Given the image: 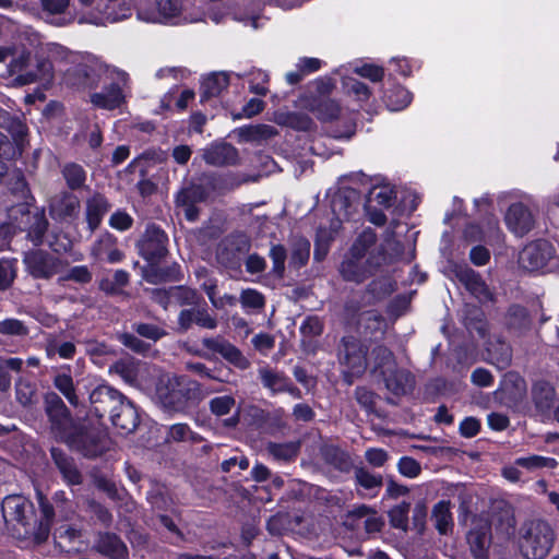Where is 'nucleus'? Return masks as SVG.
<instances>
[{
    "label": "nucleus",
    "instance_id": "864d4df0",
    "mask_svg": "<svg viewBox=\"0 0 559 559\" xmlns=\"http://www.w3.org/2000/svg\"><path fill=\"white\" fill-rule=\"evenodd\" d=\"M385 102L391 110H401L412 102V94L403 86L395 85L385 92Z\"/></svg>",
    "mask_w": 559,
    "mask_h": 559
},
{
    "label": "nucleus",
    "instance_id": "a19ab883",
    "mask_svg": "<svg viewBox=\"0 0 559 559\" xmlns=\"http://www.w3.org/2000/svg\"><path fill=\"white\" fill-rule=\"evenodd\" d=\"M300 441L269 442L265 450L276 461L294 462L300 453Z\"/></svg>",
    "mask_w": 559,
    "mask_h": 559
},
{
    "label": "nucleus",
    "instance_id": "69168bd1",
    "mask_svg": "<svg viewBox=\"0 0 559 559\" xmlns=\"http://www.w3.org/2000/svg\"><path fill=\"white\" fill-rule=\"evenodd\" d=\"M269 255L273 262L272 273L277 278H283L285 275V261L287 259V250L285 246L281 243L272 245Z\"/></svg>",
    "mask_w": 559,
    "mask_h": 559
},
{
    "label": "nucleus",
    "instance_id": "338daca9",
    "mask_svg": "<svg viewBox=\"0 0 559 559\" xmlns=\"http://www.w3.org/2000/svg\"><path fill=\"white\" fill-rule=\"evenodd\" d=\"M386 260L388 254L382 246L377 247L369 252L364 262L366 270L370 272V277L381 271V267L386 264Z\"/></svg>",
    "mask_w": 559,
    "mask_h": 559
},
{
    "label": "nucleus",
    "instance_id": "2f4dec72",
    "mask_svg": "<svg viewBox=\"0 0 559 559\" xmlns=\"http://www.w3.org/2000/svg\"><path fill=\"white\" fill-rule=\"evenodd\" d=\"M369 364L371 366V373L379 377L389 372L397 365L393 352L384 345H377L371 349L368 359Z\"/></svg>",
    "mask_w": 559,
    "mask_h": 559
},
{
    "label": "nucleus",
    "instance_id": "c85d7f7f",
    "mask_svg": "<svg viewBox=\"0 0 559 559\" xmlns=\"http://www.w3.org/2000/svg\"><path fill=\"white\" fill-rule=\"evenodd\" d=\"M66 81L75 87H95L99 83V74L94 66L87 63H79L66 72Z\"/></svg>",
    "mask_w": 559,
    "mask_h": 559
},
{
    "label": "nucleus",
    "instance_id": "8fccbe9b",
    "mask_svg": "<svg viewBox=\"0 0 559 559\" xmlns=\"http://www.w3.org/2000/svg\"><path fill=\"white\" fill-rule=\"evenodd\" d=\"M377 234L372 228H366L354 241L349 253L354 257L365 258L376 248Z\"/></svg>",
    "mask_w": 559,
    "mask_h": 559
},
{
    "label": "nucleus",
    "instance_id": "680f3d73",
    "mask_svg": "<svg viewBox=\"0 0 559 559\" xmlns=\"http://www.w3.org/2000/svg\"><path fill=\"white\" fill-rule=\"evenodd\" d=\"M354 397L368 414L378 415L376 404L379 395L374 391L359 385L355 389Z\"/></svg>",
    "mask_w": 559,
    "mask_h": 559
},
{
    "label": "nucleus",
    "instance_id": "13d9d810",
    "mask_svg": "<svg viewBox=\"0 0 559 559\" xmlns=\"http://www.w3.org/2000/svg\"><path fill=\"white\" fill-rule=\"evenodd\" d=\"M501 390L502 392L510 394L514 400H519L524 395L526 384L524 379L518 373L508 372L504 376Z\"/></svg>",
    "mask_w": 559,
    "mask_h": 559
},
{
    "label": "nucleus",
    "instance_id": "20e7f679",
    "mask_svg": "<svg viewBox=\"0 0 559 559\" xmlns=\"http://www.w3.org/2000/svg\"><path fill=\"white\" fill-rule=\"evenodd\" d=\"M160 407L169 413H187L204 397L202 385L188 376H162L155 389Z\"/></svg>",
    "mask_w": 559,
    "mask_h": 559
},
{
    "label": "nucleus",
    "instance_id": "f8f14e48",
    "mask_svg": "<svg viewBox=\"0 0 559 559\" xmlns=\"http://www.w3.org/2000/svg\"><path fill=\"white\" fill-rule=\"evenodd\" d=\"M31 53L23 51L17 58L11 60L8 71L10 75L17 74L13 79V84L24 86L34 83L38 80H46L50 78L52 64L47 59L38 60L36 70H27L29 67Z\"/></svg>",
    "mask_w": 559,
    "mask_h": 559
},
{
    "label": "nucleus",
    "instance_id": "4c0bfd02",
    "mask_svg": "<svg viewBox=\"0 0 559 559\" xmlns=\"http://www.w3.org/2000/svg\"><path fill=\"white\" fill-rule=\"evenodd\" d=\"M555 396V388L546 380H538L532 386L533 402L540 412H546L551 408Z\"/></svg>",
    "mask_w": 559,
    "mask_h": 559
},
{
    "label": "nucleus",
    "instance_id": "09e8293b",
    "mask_svg": "<svg viewBox=\"0 0 559 559\" xmlns=\"http://www.w3.org/2000/svg\"><path fill=\"white\" fill-rule=\"evenodd\" d=\"M16 401L25 408H31L39 401L35 383L20 379L15 384Z\"/></svg>",
    "mask_w": 559,
    "mask_h": 559
},
{
    "label": "nucleus",
    "instance_id": "cd10ccee",
    "mask_svg": "<svg viewBox=\"0 0 559 559\" xmlns=\"http://www.w3.org/2000/svg\"><path fill=\"white\" fill-rule=\"evenodd\" d=\"M462 313V321L468 333H476L479 338H486L489 324L483 309L473 304H465Z\"/></svg>",
    "mask_w": 559,
    "mask_h": 559
},
{
    "label": "nucleus",
    "instance_id": "f3484780",
    "mask_svg": "<svg viewBox=\"0 0 559 559\" xmlns=\"http://www.w3.org/2000/svg\"><path fill=\"white\" fill-rule=\"evenodd\" d=\"M469 550L475 559H489L492 542L491 524L486 519H476L466 536Z\"/></svg>",
    "mask_w": 559,
    "mask_h": 559
},
{
    "label": "nucleus",
    "instance_id": "ea45409f",
    "mask_svg": "<svg viewBox=\"0 0 559 559\" xmlns=\"http://www.w3.org/2000/svg\"><path fill=\"white\" fill-rule=\"evenodd\" d=\"M450 508L451 502L448 500H441L433 506L432 519L435 527L440 535H448L453 531L454 523Z\"/></svg>",
    "mask_w": 559,
    "mask_h": 559
},
{
    "label": "nucleus",
    "instance_id": "774afa93",
    "mask_svg": "<svg viewBox=\"0 0 559 559\" xmlns=\"http://www.w3.org/2000/svg\"><path fill=\"white\" fill-rule=\"evenodd\" d=\"M332 240H333V238L326 229H323V228L318 229L316 240H314V252H313V259L317 262H321L326 258Z\"/></svg>",
    "mask_w": 559,
    "mask_h": 559
},
{
    "label": "nucleus",
    "instance_id": "0eeeda50",
    "mask_svg": "<svg viewBox=\"0 0 559 559\" xmlns=\"http://www.w3.org/2000/svg\"><path fill=\"white\" fill-rule=\"evenodd\" d=\"M251 247V238L245 231L235 230L217 243L215 261L231 277H237L242 273V264Z\"/></svg>",
    "mask_w": 559,
    "mask_h": 559
},
{
    "label": "nucleus",
    "instance_id": "2eb2a0df",
    "mask_svg": "<svg viewBox=\"0 0 559 559\" xmlns=\"http://www.w3.org/2000/svg\"><path fill=\"white\" fill-rule=\"evenodd\" d=\"M112 82L105 86L100 93L91 95V103L102 109L114 110L124 103L122 90L127 86L129 75L121 70H112L110 72Z\"/></svg>",
    "mask_w": 559,
    "mask_h": 559
},
{
    "label": "nucleus",
    "instance_id": "39448f33",
    "mask_svg": "<svg viewBox=\"0 0 559 559\" xmlns=\"http://www.w3.org/2000/svg\"><path fill=\"white\" fill-rule=\"evenodd\" d=\"M248 179L239 178L234 174L217 176L215 174H203L200 177L185 183L177 192L175 202L177 206L185 209V216L189 222L199 218L200 210L198 203L207 201L210 195L223 187L235 188L247 182Z\"/></svg>",
    "mask_w": 559,
    "mask_h": 559
},
{
    "label": "nucleus",
    "instance_id": "412c9836",
    "mask_svg": "<svg viewBox=\"0 0 559 559\" xmlns=\"http://www.w3.org/2000/svg\"><path fill=\"white\" fill-rule=\"evenodd\" d=\"M361 204V197L358 190L354 188L338 189L331 201V209L338 218L349 219L357 212Z\"/></svg>",
    "mask_w": 559,
    "mask_h": 559
},
{
    "label": "nucleus",
    "instance_id": "a18cd8bd",
    "mask_svg": "<svg viewBox=\"0 0 559 559\" xmlns=\"http://www.w3.org/2000/svg\"><path fill=\"white\" fill-rule=\"evenodd\" d=\"M354 479L357 486L365 490L372 491L378 490L383 485V476L370 472L366 466H353Z\"/></svg>",
    "mask_w": 559,
    "mask_h": 559
},
{
    "label": "nucleus",
    "instance_id": "e2e57ef3",
    "mask_svg": "<svg viewBox=\"0 0 559 559\" xmlns=\"http://www.w3.org/2000/svg\"><path fill=\"white\" fill-rule=\"evenodd\" d=\"M93 280V273L86 265H78L69 269L62 276L58 278L59 283L74 282L80 285L90 284Z\"/></svg>",
    "mask_w": 559,
    "mask_h": 559
},
{
    "label": "nucleus",
    "instance_id": "aec40b11",
    "mask_svg": "<svg viewBox=\"0 0 559 559\" xmlns=\"http://www.w3.org/2000/svg\"><path fill=\"white\" fill-rule=\"evenodd\" d=\"M92 549L108 559H129L126 543L112 532L96 533Z\"/></svg>",
    "mask_w": 559,
    "mask_h": 559
},
{
    "label": "nucleus",
    "instance_id": "f257e3e1",
    "mask_svg": "<svg viewBox=\"0 0 559 559\" xmlns=\"http://www.w3.org/2000/svg\"><path fill=\"white\" fill-rule=\"evenodd\" d=\"M44 411L50 432L71 451L93 460L107 451L108 433L105 427L90 418H74L63 400L53 391L44 395Z\"/></svg>",
    "mask_w": 559,
    "mask_h": 559
},
{
    "label": "nucleus",
    "instance_id": "f704fd0d",
    "mask_svg": "<svg viewBox=\"0 0 559 559\" xmlns=\"http://www.w3.org/2000/svg\"><path fill=\"white\" fill-rule=\"evenodd\" d=\"M229 85V75L225 72H216L205 78L201 84V102L218 97Z\"/></svg>",
    "mask_w": 559,
    "mask_h": 559
},
{
    "label": "nucleus",
    "instance_id": "4468645a",
    "mask_svg": "<svg viewBox=\"0 0 559 559\" xmlns=\"http://www.w3.org/2000/svg\"><path fill=\"white\" fill-rule=\"evenodd\" d=\"M167 242L166 233L155 224H150L138 242L139 253L150 264L160 262L168 254Z\"/></svg>",
    "mask_w": 559,
    "mask_h": 559
},
{
    "label": "nucleus",
    "instance_id": "a878e982",
    "mask_svg": "<svg viewBox=\"0 0 559 559\" xmlns=\"http://www.w3.org/2000/svg\"><path fill=\"white\" fill-rule=\"evenodd\" d=\"M506 223L508 227L520 237L530 233L535 225L531 211L523 203L510 205L506 214Z\"/></svg>",
    "mask_w": 559,
    "mask_h": 559
},
{
    "label": "nucleus",
    "instance_id": "bb28decb",
    "mask_svg": "<svg viewBox=\"0 0 559 559\" xmlns=\"http://www.w3.org/2000/svg\"><path fill=\"white\" fill-rule=\"evenodd\" d=\"M380 378L384 382L386 390L395 396L407 394L414 386L413 374L408 370L399 368L397 366Z\"/></svg>",
    "mask_w": 559,
    "mask_h": 559
},
{
    "label": "nucleus",
    "instance_id": "5fc2aeb1",
    "mask_svg": "<svg viewBox=\"0 0 559 559\" xmlns=\"http://www.w3.org/2000/svg\"><path fill=\"white\" fill-rule=\"evenodd\" d=\"M12 194L26 198L29 194V188L23 171L16 167H11L10 176L3 183Z\"/></svg>",
    "mask_w": 559,
    "mask_h": 559
},
{
    "label": "nucleus",
    "instance_id": "a211bd4d",
    "mask_svg": "<svg viewBox=\"0 0 559 559\" xmlns=\"http://www.w3.org/2000/svg\"><path fill=\"white\" fill-rule=\"evenodd\" d=\"M80 199L71 191H61L49 202V215L57 222H70L78 218L80 213Z\"/></svg>",
    "mask_w": 559,
    "mask_h": 559
},
{
    "label": "nucleus",
    "instance_id": "7c9ffc66",
    "mask_svg": "<svg viewBox=\"0 0 559 559\" xmlns=\"http://www.w3.org/2000/svg\"><path fill=\"white\" fill-rule=\"evenodd\" d=\"M111 209L108 199L102 193H95L86 200V222L90 230L95 231L105 214Z\"/></svg>",
    "mask_w": 559,
    "mask_h": 559
},
{
    "label": "nucleus",
    "instance_id": "c9c22d12",
    "mask_svg": "<svg viewBox=\"0 0 559 559\" xmlns=\"http://www.w3.org/2000/svg\"><path fill=\"white\" fill-rule=\"evenodd\" d=\"M274 121L280 126L297 131H310L314 124L307 114L297 111H276L274 114Z\"/></svg>",
    "mask_w": 559,
    "mask_h": 559
},
{
    "label": "nucleus",
    "instance_id": "49530a36",
    "mask_svg": "<svg viewBox=\"0 0 559 559\" xmlns=\"http://www.w3.org/2000/svg\"><path fill=\"white\" fill-rule=\"evenodd\" d=\"M53 386L68 400L70 405L79 407L82 405L80 397L76 394L74 382L69 373H57L52 380Z\"/></svg>",
    "mask_w": 559,
    "mask_h": 559
},
{
    "label": "nucleus",
    "instance_id": "423d86ee",
    "mask_svg": "<svg viewBox=\"0 0 559 559\" xmlns=\"http://www.w3.org/2000/svg\"><path fill=\"white\" fill-rule=\"evenodd\" d=\"M556 538V532L548 521L525 520L516 534L519 554L523 559H545L550 554Z\"/></svg>",
    "mask_w": 559,
    "mask_h": 559
},
{
    "label": "nucleus",
    "instance_id": "473e14b6",
    "mask_svg": "<svg viewBox=\"0 0 559 559\" xmlns=\"http://www.w3.org/2000/svg\"><path fill=\"white\" fill-rule=\"evenodd\" d=\"M338 272L344 281L356 284H360L370 277V272L366 270L364 258L354 257L350 253L340 264Z\"/></svg>",
    "mask_w": 559,
    "mask_h": 559
},
{
    "label": "nucleus",
    "instance_id": "393cba45",
    "mask_svg": "<svg viewBox=\"0 0 559 559\" xmlns=\"http://www.w3.org/2000/svg\"><path fill=\"white\" fill-rule=\"evenodd\" d=\"M0 129L5 130L20 150L28 143V128L23 115H12L0 106Z\"/></svg>",
    "mask_w": 559,
    "mask_h": 559
},
{
    "label": "nucleus",
    "instance_id": "c756f323",
    "mask_svg": "<svg viewBox=\"0 0 559 559\" xmlns=\"http://www.w3.org/2000/svg\"><path fill=\"white\" fill-rule=\"evenodd\" d=\"M143 278L151 284L178 282L182 278L180 265L176 262L160 266L159 262L148 264L143 271Z\"/></svg>",
    "mask_w": 559,
    "mask_h": 559
},
{
    "label": "nucleus",
    "instance_id": "6ab92c4d",
    "mask_svg": "<svg viewBox=\"0 0 559 559\" xmlns=\"http://www.w3.org/2000/svg\"><path fill=\"white\" fill-rule=\"evenodd\" d=\"M205 164L214 167L236 166L240 162L238 150L225 141H215L202 151Z\"/></svg>",
    "mask_w": 559,
    "mask_h": 559
},
{
    "label": "nucleus",
    "instance_id": "7ed1b4c3",
    "mask_svg": "<svg viewBox=\"0 0 559 559\" xmlns=\"http://www.w3.org/2000/svg\"><path fill=\"white\" fill-rule=\"evenodd\" d=\"M87 414L98 420L108 419L122 433L135 431L140 416L134 404L118 389L102 383L88 393Z\"/></svg>",
    "mask_w": 559,
    "mask_h": 559
},
{
    "label": "nucleus",
    "instance_id": "72a5a7b5",
    "mask_svg": "<svg viewBox=\"0 0 559 559\" xmlns=\"http://www.w3.org/2000/svg\"><path fill=\"white\" fill-rule=\"evenodd\" d=\"M396 289V282L389 275L374 278L366 286L368 304H376L389 297Z\"/></svg>",
    "mask_w": 559,
    "mask_h": 559
},
{
    "label": "nucleus",
    "instance_id": "b1692460",
    "mask_svg": "<svg viewBox=\"0 0 559 559\" xmlns=\"http://www.w3.org/2000/svg\"><path fill=\"white\" fill-rule=\"evenodd\" d=\"M202 344L205 348L221 354L229 364L241 370L250 366L249 360L242 355L240 349L221 336L205 337L202 340Z\"/></svg>",
    "mask_w": 559,
    "mask_h": 559
},
{
    "label": "nucleus",
    "instance_id": "6e6d98bb",
    "mask_svg": "<svg viewBox=\"0 0 559 559\" xmlns=\"http://www.w3.org/2000/svg\"><path fill=\"white\" fill-rule=\"evenodd\" d=\"M411 510V503L402 501L389 510L388 516L390 525L394 528L407 532L408 530V513Z\"/></svg>",
    "mask_w": 559,
    "mask_h": 559
},
{
    "label": "nucleus",
    "instance_id": "052dcab7",
    "mask_svg": "<svg viewBox=\"0 0 559 559\" xmlns=\"http://www.w3.org/2000/svg\"><path fill=\"white\" fill-rule=\"evenodd\" d=\"M16 262L11 259H0V293L10 289L16 278Z\"/></svg>",
    "mask_w": 559,
    "mask_h": 559
},
{
    "label": "nucleus",
    "instance_id": "5701e85b",
    "mask_svg": "<svg viewBox=\"0 0 559 559\" xmlns=\"http://www.w3.org/2000/svg\"><path fill=\"white\" fill-rule=\"evenodd\" d=\"M50 456L62 476V479L70 486L83 484V475L79 469L75 460L63 449L58 447L50 448Z\"/></svg>",
    "mask_w": 559,
    "mask_h": 559
},
{
    "label": "nucleus",
    "instance_id": "0e129e2a",
    "mask_svg": "<svg viewBox=\"0 0 559 559\" xmlns=\"http://www.w3.org/2000/svg\"><path fill=\"white\" fill-rule=\"evenodd\" d=\"M377 510L367 506V504H360L353 510L347 511L345 514V520L343 522V525L349 530L355 531L358 527V521L362 518H368L369 515H376Z\"/></svg>",
    "mask_w": 559,
    "mask_h": 559
},
{
    "label": "nucleus",
    "instance_id": "9b49d317",
    "mask_svg": "<svg viewBox=\"0 0 559 559\" xmlns=\"http://www.w3.org/2000/svg\"><path fill=\"white\" fill-rule=\"evenodd\" d=\"M453 278L457 281L480 304L495 302L496 295L483 276L468 264L454 263L450 267Z\"/></svg>",
    "mask_w": 559,
    "mask_h": 559
},
{
    "label": "nucleus",
    "instance_id": "37998d69",
    "mask_svg": "<svg viewBox=\"0 0 559 559\" xmlns=\"http://www.w3.org/2000/svg\"><path fill=\"white\" fill-rule=\"evenodd\" d=\"M238 134L245 142H262L274 138L278 131L270 124H254L239 128Z\"/></svg>",
    "mask_w": 559,
    "mask_h": 559
},
{
    "label": "nucleus",
    "instance_id": "4be33fe9",
    "mask_svg": "<svg viewBox=\"0 0 559 559\" xmlns=\"http://www.w3.org/2000/svg\"><path fill=\"white\" fill-rule=\"evenodd\" d=\"M533 317L530 310L520 305L512 304L504 313V325L509 333L515 336H525L533 329Z\"/></svg>",
    "mask_w": 559,
    "mask_h": 559
},
{
    "label": "nucleus",
    "instance_id": "e433bc0d",
    "mask_svg": "<svg viewBox=\"0 0 559 559\" xmlns=\"http://www.w3.org/2000/svg\"><path fill=\"white\" fill-rule=\"evenodd\" d=\"M310 241L302 236H294L290 240L289 267L299 270L307 265L310 258Z\"/></svg>",
    "mask_w": 559,
    "mask_h": 559
},
{
    "label": "nucleus",
    "instance_id": "de8ad7c7",
    "mask_svg": "<svg viewBox=\"0 0 559 559\" xmlns=\"http://www.w3.org/2000/svg\"><path fill=\"white\" fill-rule=\"evenodd\" d=\"M324 461L341 472H349L353 468V462L349 455L334 445H328L322 450Z\"/></svg>",
    "mask_w": 559,
    "mask_h": 559
},
{
    "label": "nucleus",
    "instance_id": "4d7b16f0",
    "mask_svg": "<svg viewBox=\"0 0 559 559\" xmlns=\"http://www.w3.org/2000/svg\"><path fill=\"white\" fill-rule=\"evenodd\" d=\"M146 500L152 510L158 513L168 511L173 506V499L167 495L165 489L159 486L153 487L147 492Z\"/></svg>",
    "mask_w": 559,
    "mask_h": 559
},
{
    "label": "nucleus",
    "instance_id": "ddd939ff",
    "mask_svg": "<svg viewBox=\"0 0 559 559\" xmlns=\"http://www.w3.org/2000/svg\"><path fill=\"white\" fill-rule=\"evenodd\" d=\"M337 360L343 368L367 370L368 347L355 335L343 336L336 347Z\"/></svg>",
    "mask_w": 559,
    "mask_h": 559
},
{
    "label": "nucleus",
    "instance_id": "58836bf2",
    "mask_svg": "<svg viewBox=\"0 0 559 559\" xmlns=\"http://www.w3.org/2000/svg\"><path fill=\"white\" fill-rule=\"evenodd\" d=\"M61 175L68 187V191H79L85 187L87 173L78 163L69 162L61 167Z\"/></svg>",
    "mask_w": 559,
    "mask_h": 559
},
{
    "label": "nucleus",
    "instance_id": "79ce46f5",
    "mask_svg": "<svg viewBox=\"0 0 559 559\" xmlns=\"http://www.w3.org/2000/svg\"><path fill=\"white\" fill-rule=\"evenodd\" d=\"M308 108L317 115L321 121L337 119L341 112L340 105L330 98H313Z\"/></svg>",
    "mask_w": 559,
    "mask_h": 559
},
{
    "label": "nucleus",
    "instance_id": "9d476101",
    "mask_svg": "<svg viewBox=\"0 0 559 559\" xmlns=\"http://www.w3.org/2000/svg\"><path fill=\"white\" fill-rule=\"evenodd\" d=\"M23 262L26 272L35 280H50L68 266V261L51 254L44 249H32L24 253Z\"/></svg>",
    "mask_w": 559,
    "mask_h": 559
},
{
    "label": "nucleus",
    "instance_id": "6e6552de",
    "mask_svg": "<svg viewBox=\"0 0 559 559\" xmlns=\"http://www.w3.org/2000/svg\"><path fill=\"white\" fill-rule=\"evenodd\" d=\"M519 264L528 272H554L559 264L555 249L547 240L539 239L526 245L519 254Z\"/></svg>",
    "mask_w": 559,
    "mask_h": 559
},
{
    "label": "nucleus",
    "instance_id": "3c124183",
    "mask_svg": "<svg viewBox=\"0 0 559 559\" xmlns=\"http://www.w3.org/2000/svg\"><path fill=\"white\" fill-rule=\"evenodd\" d=\"M116 238L109 234L104 235L94 247V254L102 257L106 254L110 263L122 260L123 252L115 247Z\"/></svg>",
    "mask_w": 559,
    "mask_h": 559
},
{
    "label": "nucleus",
    "instance_id": "1a4fd4ad",
    "mask_svg": "<svg viewBox=\"0 0 559 559\" xmlns=\"http://www.w3.org/2000/svg\"><path fill=\"white\" fill-rule=\"evenodd\" d=\"M17 214L22 216L19 226L21 230L26 231V239L35 247L41 246L49 227L45 209L36 207V210L32 212L27 203H22L11 210V216L15 221H17Z\"/></svg>",
    "mask_w": 559,
    "mask_h": 559
},
{
    "label": "nucleus",
    "instance_id": "bf43d9fd",
    "mask_svg": "<svg viewBox=\"0 0 559 559\" xmlns=\"http://www.w3.org/2000/svg\"><path fill=\"white\" fill-rule=\"evenodd\" d=\"M490 362L496 365L498 369L503 370L511 365L512 350L506 343H499L493 348L487 349Z\"/></svg>",
    "mask_w": 559,
    "mask_h": 559
},
{
    "label": "nucleus",
    "instance_id": "603ef678",
    "mask_svg": "<svg viewBox=\"0 0 559 559\" xmlns=\"http://www.w3.org/2000/svg\"><path fill=\"white\" fill-rule=\"evenodd\" d=\"M259 374L263 385L273 393L285 392V389H287L289 379L284 373L262 368L259 370Z\"/></svg>",
    "mask_w": 559,
    "mask_h": 559
},
{
    "label": "nucleus",
    "instance_id": "c03bdc74",
    "mask_svg": "<svg viewBox=\"0 0 559 559\" xmlns=\"http://www.w3.org/2000/svg\"><path fill=\"white\" fill-rule=\"evenodd\" d=\"M170 296L173 301L180 307L189 306L191 308L204 304L202 295L197 289L185 285L171 286Z\"/></svg>",
    "mask_w": 559,
    "mask_h": 559
},
{
    "label": "nucleus",
    "instance_id": "f03ea898",
    "mask_svg": "<svg viewBox=\"0 0 559 559\" xmlns=\"http://www.w3.org/2000/svg\"><path fill=\"white\" fill-rule=\"evenodd\" d=\"M40 515L31 500L22 495H9L1 503L2 518L13 537L29 539L37 545L48 540L55 520V508L41 493L38 496Z\"/></svg>",
    "mask_w": 559,
    "mask_h": 559
},
{
    "label": "nucleus",
    "instance_id": "dca6fc26",
    "mask_svg": "<svg viewBox=\"0 0 559 559\" xmlns=\"http://www.w3.org/2000/svg\"><path fill=\"white\" fill-rule=\"evenodd\" d=\"M193 324L202 329L214 330L217 328L218 321L215 316L209 312L204 302L191 308H185L179 312L176 332L180 334L187 333Z\"/></svg>",
    "mask_w": 559,
    "mask_h": 559
}]
</instances>
